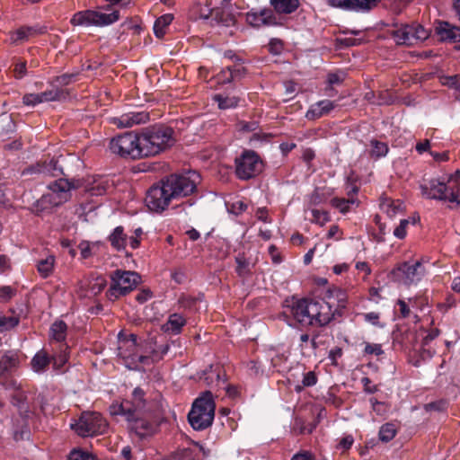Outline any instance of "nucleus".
<instances>
[{
    "mask_svg": "<svg viewBox=\"0 0 460 460\" xmlns=\"http://www.w3.org/2000/svg\"><path fill=\"white\" fill-rule=\"evenodd\" d=\"M344 81L343 73H330L327 75V83L330 86V90L332 89L333 84H341Z\"/></svg>",
    "mask_w": 460,
    "mask_h": 460,
    "instance_id": "58",
    "label": "nucleus"
},
{
    "mask_svg": "<svg viewBox=\"0 0 460 460\" xmlns=\"http://www.w3.org/2000/svg\"><path fill=\"white\" fill-rule=\"evenodd\" d=\"M109 240L113 248L119 251L124 249L126 246L127 235L124 234L122 226H117L111 234L109 236Z\"/></svg>",
    "mask_w": 460,
    "mask_h": 460,
    "instance_id": "31",
    "label": "nucleus"
},
{
    "mask_svg": "<svg viewBox=\"0 0 460 460\" xmlns=\"http://www.w3.org/2000/svg\"><path fill=\"white\" fill-rule=\"evenodd\" d=\"M25 30L27 31V34L30 37H34L38 35H42L47 32V27L46 26H24Z\"/></svg>",
    "mask_w": 460,
    "mask_h": 460,
    "instance_id": "62",
    "label": "nucleus"
},
{
    "mask_svg": "<svg viewBox=\"0 0 460 460\" xmlns=\"http://www.w3.org/2000/svg\"><path fill=\"white\" fill-rule=\"evenodd\" d=\"M370 402L372 404V409L377 414L382 415L387 411V405L383 402L377 401L376 398H371Z\"/></svg>",
    "mask_w": 460,
    "mask_h": 460,
    "instance_id": "63",
    "label": "nucleus"
},
{
    "mask_svg": "<svg viewBox=\"0 0 460 460\" xmlns=\"http://www.w3.org/2000/svg\"><path fill=\"white\" fill-rule=\"evenodd\" d=\"M268 48L271 54L279 55L284 49L283 41L279 39H271Z\"/></svg>",
    "mask_w": 460,
    "mask_h": 460,
    "instance_id": "55",
    "label": "nucleus"
},
{
    "mask_svg": "<svg viewBox=\"0 0 460 460\" xmlns=\"http://www.w3.org/2000/svg\"><path fill=\"white\" fill-rule=\"evenodd\" d=\"M421 192L429 199L448 200L460 204V197L455 193L453 189L445 182L433 179L429 181V185H420Z\"/></svg>",
    "mask_w": 460,
    "mask_h": 460,
    "instance_id": "11",
    "label": "nucleus"
},
{
    "mask_svg": "<svg viewBox=\"0 0 460 460\" xmlns=\"http://www.w3.org/2000/svg\"><path fill=\"white\" fill-rule=\"evenodd\" d=\"M380 0H342L336 5L347 10L367 12L374 8Z\"/></svg>",
    "mask_w": 460,
    "mask_h": 460,
    "instance_id": "23",
    "label": "nucleus"
},
{
    "mask_svg": "<svg viewBox=\"0 0 460 460\" xmlns=\"http://www.w3.org/2000/svg\"><path fill=\"white\" fill-rule=\"evenodd\" d=\"M68 460H97L96 456L80 448H74L68 455Z\"/></svg>",
    "mask_w": 460,
    "mask_h": 460,
    "instance_id": "44",
    "label": "nucleus"
},
{
    "mask_svg": "<svg viewBox=\"0 0 460 460\" xmlns=\"http://www.w3.org/2000/svg\"><path fill=\"white\" fill-rule=\"evenodd\" d=\"M51 362L53 363V367L56 369H61L62 367L67 362L68 356L66 352L60 353L58 355L53 356L50 358Z\"/></svg>",
    "mask_w": 460,
    "mask_h": 460,
    "instance_id": "56",
    "label": "nucleus"
},
{
    "mask_svg": "<svg viewBox=\"0 0 460 460\" xmlns=\"http://www.w3.org/2000/svg\"><path fill=\"white\" fill-rule=\"evenodd\" d=\"M392 36L397 44L411 46L414 44L412 25H402L392 31Z\"/></svg>",
    "mask_w": 460,
    "mask_h": 460,
    "instance_id": "24",
    "label": "nucleus"
},
{
    "mask_svg": "<svg viewBox=\"0 0 460 460\" xmlns=\"http://www.w3.org/2000/svg\"><path fill=\"white\" fill-rule=\"evenodd\" d=\"M14 77L22 79L27 74L26 61H19L14 65Z\"/></svg>",
    "mask_w": 460,
    "mask_h": 460,
    "instance_id": "59",
    "label": "nucleus"
},
{
    "mask_svg": "<svg viewBox=\"0 0 460 460\" xmlns=\"http://www.w3.org/2000/svg\"><path fill=\"white\" fill-rule=\"evenodd\" d=\"M174 133L171 127L164 124L142 129L140 145H143L146 157L157 155L172 147L176 142Z\"/></svg>",
    "mask_w": 460,
    "mask_h": 460,
    "instance_id": "3",
    "label": "nucleus"
},
{
    "mask_svg": "<svg viewBox=\"0 0 460 460\" xmlns=\"http://www.w3.org/2000/svg\"><path fill=\"white\" fill-rule=\"evenodd\" d=\"M284 308V314L290 315L302 327H324L330 323V317L321 313V305L315 299L292 296L285 300Z\"/></svg>",
    "mask_w": 460,
    "mask_h": 460,
    "instance_id": "2",
    "label": "nucleus"
},
{
    "mask_svg": "<svg viewBox=\"0 0 460 460\" xmlns=\"http://www.w3.org/2000/svg\"><path fill=\"white\" fill-rule=\"evenodd\" d=\"M62 205L61 200H58V196L55 193H47L36 201L34 204L36 212L41 213L50 211L53 208Z\"/></svg>",
    "mask_w": 460,
    "mask_h": 460,
    "instance_id": "26",
    "label": "nucleus"
},
{
    "mask_svg": "<svg viewBox=\"0 0 460 460\" xmlns=\"http://www.w3.org/2000/svg\"><path fill=\"white\" fill-rule=\"evenodd\" d=\"M235 175L242 181L257 177L264 169V164L260 155L253 150H244L234 160Z\"/></svg>",
    "mask_w": 460,
    "mask_h": 460,
    "instance_id": "7",
    "label": "nucleus"
},
{
    "mask_svg": "<svg viewBox=\"0 0 460 460\" xmlns=\"http://www.w3.org/2000/svg\"><path fill=\"white\" fill-rule=\"evenodd\" d=\"M435 31L441 41L460 42V27L447 22H438Z\"/></svg>",
    "mask_w": 460,
    "mask_h": 460,
    "instance_id": "18",
    "label": "nucleus"
},
{
    "mask_svg": "<svg viewBox=\"0 0 460 460\" xmlns=\"http://www.w3.org/2000/svg\"><path fill=\"white\" fill-rule=\"evenodd\" d=\"M111 284L106 296L114 301L127 296L141 283V276L136 271L116 270L111 274Z\"/></svg>",
    "mask_w": 460,
    "mask_h": 460,
    "instance_id": "5",
    "label": "nucleus"
},
{
    "mask_svg": "<svg viewBox=\"0 0 460 460\" xmlns=\"http://www.w3.org/2000/svg\"><path fill=\"white\" fill-rule=\"evenodd\" d=\"M384 208H385V211L390 217H395L397 214L402 213L405 207L403 205V202L401 200H391L387 199L386 202H384L382 204Z\"/></svg>",
    "mask_w": 460,
    "mask_h": 460,
    "instance_id": "38",
    "label": "nucleus"
},
{
    "mask_svg": "<svg viewBox=\"0 0 460 460\" xmlns=\"http://www.w3.org/2000/svg\"><path fill=\"white\" fill-rule=\"evenodd\" d=\"M173 16L172 14H164L159 17L154 24V32L155 36L162 39L165 34V28L172 22Z\"/></svg>",
    "mask_w": 460,
    "mask_h": 460,
    "instance_id": "33",
    "label": "nucleus"
},
{
    "mask_svg": "<svg viewBox=\"0 0 460 460\" xmlns=\"http://www.w3.org/2000/svg\"><path fill=\"white\" fill-rule=\"evenodd\" d=\"M29 419H21L13 421V439L21 441L30 437Z\"/></svg>",
    "mask_w": 460,
    "mask_h": 460,
    "instance_id": "29",
    "label": "nucleus"
},
{
    "mask_svg": "<svg viewBox=\"0 0 460 460\" xmlns=\"http://www.w3.org/2000/svg\"><path fill=\"white\" fill-rule=\"evenodd\" d=\"M214 19L217 23H221L225 26L234 25L236 22L235 16L233 13H226L225 11H216Z\"/></svg>",
    "mask_w": 460,
    "mask_h": 460,
    "instance_id": "42",
    "label": "nucleus"
},
{
    "mask_svg": "<svg viewBox=\"0 0 460 460\" xmlns=\"http://www.w3.org/2000/svg\"><path fill=\"white\" fill-rule=\"evenodd\" d=\"M227 71H228L229 75H228L227 78L222 79L223 84H229L234 81H240L247 74V69L243 66V60L238 63H234V65H233V66H228Z\"/></svg>",
    "mask_w": 460,
    "mask_h": 460,
    "instance_id": "27",
    "label": "nucleus"
},
{
    "mask_svg": "<svg viewBox=\"0 0 460 460\" xmlns=\"http://www.w3.org/2000/svg\"><path fill=\"white\" fill-rule=\"evenodd\" d=\"M77 75V73L63 74L61 75L56 76L53 82L58 85L65 86L69 84L71 81L76 77Z\"/></svg>",
    "mask_w": 460,
    "mask_h": 460,
    "instance_id": "54",
    "label": "nucleus"
},
{
    "mask_svg": "<svg viewBox=\"0 0 460 460\" xmlns=\"http://www.w3.org/2000/svg\"><path fill=\"white\" fill-rule=\"evenodd\" d=\"M107 426L108 424L101 413L84 411L75 425V431L81 437H93L104 433Z\"/></svg>",
    "mask_w": 460,
    "mask_h": 460,
    "instance_id": "10",
    "label": "nucleus"
},
{
    "mask_svg": "<svg viewBox=\"0 0 460 460\" xmlns=\"http://www.w3.org/2000/svg\"><path fill=\"white\" fill-rule=\"evenodd\" d=\"M54 262L55 258L52 255L48 256L46 259L39 261L37 264L39 273L43 278H47L48 276H49L52 273Z\"/></svg>",
    "mask_w": 460,
    "mask_h": 460,
    "instance_id": "37",
    "label": "nucleus"
},
{
    "mask_svg": "<svg viewBox=\"0 0 460 460\" xmlns=\"http://www.w3.org/2000/svg\"><path fill=\"white\" fill-rule=\"evenodd\" d=\"M215 101L217 102L220 109H228L236 105V101L228 97H223L222 95H215Z\"/></svg>",
    "mask_w": 460,
    "mask_h": 460,
    "instance_id": "51",
    "label": "nucleus"
},
{
    "mask_svg": "<svg viewBox=\"0 0 460 460\" xmlns=\"http://www.w3.org/2000/svg\"><path fill=\"white\" fill-rule=\"evenodd\" d=\"M51 362L50 358L48 356L47 352L44 350H40L35 354V356L31 359V367L32 369L36 372H41L46 369V367Z\"/></svg>",
    "mask_w": 460,
    "mask_h": 460,
    "instance_id": "32",
    "label": "nucleus"
},
{
    "mask_svg": "<svg viewBox=\"0 0 460 460\" xmlns=\"http://www.w3.org/2000/svg\"><path fill=\"white\" fill-rule=\"evenodd\" d=\"M79 187L80 184L78 181H68L64 178H59L49 185V189L50 190L49 193H55L58 196V200H61V204L66 202L70 199V190L72 189H77Z\"/></svg>",
    "mask_w": 460,
    "mask_h": 460,
    "instance_id": "17",
    "label": "nucleus"
},
{
    "mask_svg": "<svg viewBox=\"0 0 460 460\" xmlns=\"http://www.w3.org/2000/svg\"><path fill=\"white\" fill-rule=\"evenodd\" d=\"M20 367V358L17 352L7 350L0 355V385L5 389H16L18 384L13 378Z\"/></svg>",
    "mask_w": 460,
    "mask_h": 460,
    "instance_id": "8",
    "label": "nucleus"
},
{
    "mask_svg": "<svg viewBox=\"0 0 460 460\" xmlns=\"http://www.w3.org/2000/svg\"><path fill=\"white\" fill-rule=\"evenodd\" d=\"M197 407V405H192L188 414V420L195 430H204L212 425L214 420L213 413L201 414L196 410Z\"/></svg>",
    "mask_w": 460,
    "mask_h": 460,
    "instance_id": "19",
    "label": "nucleus"
},
{
    "mask_svg": "<svg viewBox=\"0 0 460 460\" xmlns=\"http://www.w3.org/2000/svg\"><path fill=\"white\" fill-rule=\"evenodd\" d=\"M64 161L65 158L62 155H60L58 158L53 157L49 162L44 161L38 163L36 165L28 168L27 171L31 173L38 172L53 177H58L61 175L66 176L67 174L65 172L62 165Z\"/></svg>",
    "mask_w": 460,
    "mask_h": 460,
    "instance_id": "14",
    "label": "nucleus"
},
{
    "mask_svg": "<svg viewBox=\"0 0 460 460\" xmlns=\"http://www.w3.org/2000/svg\"><path fill=\"white\" fill-rule=\"evenodd\" d=\"M111 413L117 415V414H122L126 416L127 420H131L132 416L136 414V409H133L129 406V402L126 401L118 405H111Z\"/></svg>",
    "mask_w": 460,
    "mask_h": 460,
    "instance_id": "36",
    "label": "nucleus"
},
{
    "mask_svg": "<svg viewBox=\"0 0 460 460\" xmlns=\"http://www.w3.org/2000/svg\"><path fill=\"white\" fill-rule=\"evenodd\" d=\"M155 345H156V340L154 337L149 338L146 341V349H150V353L152 354L153 357H156L158 352H160L161 355L163 356V355L166 354L168 352V350H169V345L168 344L161 346L159 350H157L155 348Z\"/></svg>",
    "mask_w": 460,
    "mask_h": 460,
    "instance_id": "46",
    "label": "nucleus"
},
{
    "mask_svg": "<svg viewBox=\"0 0 460 460\" xmlns=\"http://www.w3.org/2000/svg\"><path fill=\"white\" fill-rule=\"evenodd\" d=\"M412 31L414 33V43L418 40L422 41L429 38V31L420 24L412 25Z\"/></svg>",
    "mask_w": 460,
    "mask_h": 460,
    "instance_id": "52",
    "label": "nucleus"
},
{
    "mask_svg": "<svg viewBox=\"0 0 460 460\" xmlns=\"http://www.w3.org/2000/svg\"><path fill=\"white\" fill-rule=\"evenodd\" d=\"M128 421V429L134 432L140 438L151 436L156 432L158 425L154 422H150L146 419L140 417V412H137L132 416Z\"/></svg>",
    "mask_w": 460,
    "mask_h": 460,
    "instance_id": "15",
    "label": "nucleus"
},
{
    "mask_svg": "<svg viewBox=\"0 0 460 460\" xmlns=\"http://www.w3.org/2000/svg\"><path fill=\"white\" fill-rule=\"evenodd\" d=\"M440 81L443 85L455 89L460 93V74L441 76Z\"/></svg>",
    "mask_w": 460,
    "mask_h": 460,
    "instance_id": "45",
    "label": "nucleus"
},
{
    "mask_svg": "<svg viewBox=\"0 0 460 460\" xmlns=\"http://www.w3.org/2000/svg\"><path fill=\"white\" fill-rule=\"evenodd\" d=\"M29 39L27 34V31L24 26L20 27L17 31L13 32V35L11 36V40L13 43H16L18 41L26 40Z\"/></svg>",
    "mask_w": 460,
    "mask_h": 460,
    "instance_id": "60",
    "label": "nucleus"
},
{
    "mask_svg": "<svg viewBox=\"0 0 460 460\" xmlns=\"http://www.w3.org/2000/svg\"><path fill=\"white\" fill-rule=\"evenodd\" d=\"M192 405H197L198 412L201 414L213 413L215 417L216 403L213 399V394L210 391H205L198 397Z\"/></svg>",
    "mask_w": 460,
    "mask_h": 460,
    "instance_id": "22",
    "label": "nucleus"
},
{
    "mask_svg": "<svg viewBox=\"0 0 460 460\" xmlns=\"http://www.w3.org/2000/svg\"><path fill=\"white\" fill-rule=\"evenodd\" d=\"M40 99H41V102H49V101H58L61 98H66L67 93H66L62 89H55V90H49L40 93H38Z\"/></svg>",
    "mask_w": 460,
    "mask_h": 460,
    "instance_id": "40",
    "label": "nucleus"
},
{
    "mask_svg": "<svg viewBox=\"0 0 460 460\" xmlns=\"http://www.w3.org/2000/svg\"><path fill=\"white\" fill-rule=\"evenodd\" d=\"M186 320L179 314H172L169 316L168 321L162 326V329L172 333L178 334L181 328L185 325Z\"/></svg>",
    "mask_w": 460,
    "mask_h": 460,
    "instance_id": "28",
    "label": "nucleus"
},
{
    "mask_svg": "<svg viewBox=\"0 0 460 460\" xmlns=\"http://www.w3.org/2000/svg\"><path fill=\"white\" fill-rule=\"evenodd\" d=\"M67 325L62 320L55 321L49 329V336L58 342L64 341L66 337Z\"/></svg>",
    "mask_w": 460,
    "mask_h": 460,
    "instance_id": "30",
    "label": "nucleus"
},
{
    "mask_svg": "<svg viewBox=\"0 0 460 460\" xmlns=\"http://www.w3.org/2000/svg\"><path fill=\"white\" fill-rule=\"evenodd\" d=\"M0 302H8L16 293L15 289L10 286H3L0 288Z\"/></svg>",
    "mask_w": 460,
    "mask_h": 460,
    "instance_id": "57",
    "label": "nucleus"
},
{
    "mask_svg": "<svg viewBox=\"0 0 460 460\" xmlns=\"http://www.w3.org/2000/svg\"><path fill=\"white\" fill-rule=\"evenodd\" d=\"M141 134L128 131L111 139L110 149L123 158L140 159L146 157L143 145H140Z\"/></svg>",
    "mask_w": 460,
    "mask_h": 460,
    "instance_id": "4",
    "label": "nucleus"
},
{
    "mask_svg": "<svg viewBox=\"0 0 460 460\" xmlns=\"http://www.w3.org/2000/svg\"><path fill=\"white\" fill-rule=\"evenodd\" d=\"M149 120V113L146 111L129 112L123 114L118 119L119 128H130L134 125L146 123Z\"/></svg>",
    "mask_w": 460,
    "mask_h": 460,
    "instance_id": "21",
    "label": "nucleus"
},
{
    "mask_svg": "<svg viewBox=\"0 0 460 460\" xmlns=\"http://www.w3.org/2000/svg\"><path fill=\"white\" fill-rule=\"evenodd\" d=\"M396 433L397 428L395 424L387 422L381 426L378 437L382 442H389L395 437Z\"/></svg>",
    "mask_w": 460,
    "mask_h": 460,
    "instance_id": "34",
    "label": "nucleus"
},
{
    "mask_svg": "<svg viewBox=\"0 0 460 460\" xmlns=\"http://www.w3.org/2000/svg\"><path fill=\"white\" fill-rule=\"evenodd\" d=\"M235 261L237 263L236 272L239 276L244 277L250 274L249 263L244 258L237 257Z\"/></svg>",
    "mask_w": 460,
    "mask_h": 460,
    "instance_id": "50",
    "label": "nucleus"
},
{
    "mask_svg": "<svg viewBox=\"0 0 460 460\" xmlns=\"http://www.w3.org/2000/svg\"><path fill=\"white\" fill-rule=\"evenodd\" d=\"M119 19V11H113L111 13H103L93 10H85L75 13L73 15L70 22L74 26H106L117 22Z\"/></svg>",
    "mask_w": 460,
    "mask_h": 460,
    "instance_id": "9",
    "label": "nucleus"
},
{
    "mask_svg": "<svg viewBox=\"0 0 460 460\" xmlns=\"http://www.w3.org/2000/svg\"><path fill=\"white\" fill-rule=\"evenodd\" d=\"M200 379L203 380L208 386L211 387L214 384L216 386H219L221 382L223 384L226 382V374L219 365H210L209 367L203 372V376H200Z\"/></svg>",
    "mask_w": 460,
    "mask_h": 460,
    "instance_id": "20",
    "label": "nucleus"
},
{
    "mask_svg": "<svg viewBox=\"0 0 460 460\" xmlns=\"http://www.w3.org/2000/svg\"><path fill=\"white\" fill-rule=\"evenodd\" d=\"M144 397L145 392L140 387L134 389L132 394V402H129V406L136 409V413L140 412L144 409L146 405V400Z\"/></svg>",
    "mask_w": 460,
    "mask_h": 460,
    "instance_id": "35",
    "label": "nucleus"
},
{
    "mask_svg": "<svg viewBox=\"0 0 460 460\" xmlns=\"http://www.w3.org/2000/svg\"><path fill=\"white\" fill-rule=\"evenodd\" d=\"M20 323L18 315L5 316L0 314V332L10 331L16 327Z\"/></svg>",
    "mask_w": 460,
    "mask_h": 460,
    "instance_id": "39",
    "label": "nucleus"
},
{
    "mask_svg": "<svg viewBox=\"0 0 460 460\" xmlns=\"http://www.w3.org/2000/svg\"><path fill=\"white\" fill-rule=\"evenodd\" d=\"M420 267H421L420 261H416L413 264L402 262L391 271V276L394 281L410 286L420 279V273L418 272Z\"/></svg>",
    "mask_w": 460,
    "mask_h": 460,
    "instance_id": "12",
    "label": "nucleus"
},
{
    "mask_svg": "<svg viewBox=\"0 0 460 460\" xmlns=\"http://www.w3.org/2000/svg\"><path fill=\"white\" fill-rule=\"evenodd\" d=\"M354 203L353 199H339V198H333L331 200V204L338 208L341 213H346L349 211V205Z\"/></svg>",
    "mask_w": 460,
    "mask_h": 460,
    "instance_id": "47",
    "label": "nucleus"
},
{
    "mask_svg": "<svg viewBox=\"0 0 460 460\" xmlns=\"http://www.w3.org/2000/svg\"><path fill=\"white\" fill-rule=\"evenodd\" d=\"M270 4L273 8V13L279 14H291L295 13L299 5V0H270Z\"/></svg>",
    "mask_w": 460,
    "mask_h": 460,
    "instance_id": "25",
    "label": "nucleus"
},
{
    "mask_svg": "<svg viewBox=\"0 0 460 460\" xmlns=\"http://www.w3.org/2000/svg\"><path fill=\"white\" fill-rule=\"evenodd\" d=\"M371 146L372 150L370 153L371 157H374L376 159H378L380 157L385 156L388 152V146L381 141H378L376 139L371 140Z\"/></svg>",
    "mask_w": 460,
    "mask_h": 460,
    "instance_id": "41",
    "label": "nucleus"
},
{
    "mask_svg": "<svg viewBox=\"0 0 460 460\" xmlns=\"http://www.w3.org/2000/svg\"><path fill=\"white\" fill-rule=\"evenodd\" d=\"M107 285V281L106 279L102 277V276H99L97 277L93 282L91 284L90 286V291L93 294V295H97L99 293H101L104 288L106 287Z\"/></svg>",
    "mask_w": 460,
    "mask_h": 460,
    "instance_id": "49",
    "label": "nucleus"
},
{
    "mask_svg": "<svg viewBox=\"0 0 460 460\" xmlns=\"http://www.w3.org/2000/svg\"><path fill=\"white\" fill-rule=\"evenodd\" d=\"M348 295L344 289L338 287L329 288L323 296L321 305V313H325L330 317V323L337 317H342L347 307Z\"/></svg>",
    "mask_w": 460,
    "mask_h": 460,
    "instance_id": "6",
    "label": "nucleus"
},
{
    "mask_svg": "<svg viewBox=\"0 0 460 460\" xmlns=\"http://www.w3.org/2000/svg\"><path fill=\"white\" fill-rule=\"evenodd\" d=\"M14 390L15 393L11 395V403L17 409L21 419H30L35 412L34 402H29L28 392L23 391L20 385Z\"/></svg>",
    "mask_w": 460,
    "mask_h": 460,
    "instance_id": "13",
    "label": "nucleus"
},
{
    "mask_svg": "<svg viewBox=\"0 0 460 460\" xmlns=\"http://www.w3.org/2000/svg\"><path fill=\"white\" fill-rule=\"evenodd\" d=\"M176 460H197V454L191 448H183L176 452Z\"/></svg>",
    "mask_w": 460,
    "mask_h": 460,
    "instance_id": "48",
    "label": "nucleus"
},
{
    "mask_svg": "<svg viewBox=\"0 0 460 460\" xmlns=\"http://www.w3.org/2000/svg\"><path fill=\"white\" fill-rule=\"evenodd\" d=\"M246 21L251 26L255 28L279 25L276 15L269 8H263L260 12L247 13Z\"/></svg>",
    "mask_w": 460,
    "mask_h": 460,
    "instance_id": "16",
    "label": "nucleus"
},
{
    "mask_svg": "<svg viewBox=\"0 0 460 460\" xmlns=\"http://www.w3.org/2000/svg\"><path fill=\"white\" fill-rule=\"evenodd\" d=\"M423 408L428 412H444L448 408V402L447 400L441 399L438 401L426 403L424 404Z\"/></svg>",
    "mask_w": 460,
    "mask_h": 460,
    "instance_id": "43",
    "label": "nucleus"
},
{
    "mask_svg": "<svg viewBox=\"0 0 460 460\" xmlns=\"http://www.w3.org/2000/svg\"><path fill=\"white\" fill-rule=\"evenodd\" d=\"M313 214V222L323 226L326 222L330 220L329 215L326 211H320L317 209L312 210Z\"/></svg>",
    "mask_w": 460,
    "mask_h": 460,
    "instance_id": "53",
    "label": "nucleus"
},
{
    "mask_svg": "<svg viewBox=\"0 0 460 460\" xmlns=\"http://www.w3.org/2000/svg\"><path fill=\"white\" fill-rule=\"evenodd\" d=\"M409 225L408 219H402L399 226L394 229V234L399 239H403L406 236V227Z\"/></svg>",
    "mask_w": 460,
    "mask_h": 460,
    "instance_id": "61",
    "label": "nucleus"
},
{
    "mask_svg": "<svg viewBox=\"0 0 460 460\" xmlns=\"http://www.w3.org/2000/svg\"><path fill=\"white\" fill-rule=\"evenodd\" d=\"M22 102H23V104L28 105V106H30V105L34 106L38 103H40L41 99H40L38 93H27L23 96Z\"/></svg>",
    "mask_w": 460,
    "mask_h": 460,
    "instance_id": "64",
    "label": "nucleus"
},
{
    "mask_svg": "<svg viewBox=\"0 0 460 460\" xmlns=\"http://www.w3.org/2000/svg\"><path fill=\"white\" fill-rule=\"evenodd\" d=\"M200 175L195 171L172 173L162 178L146 191L145 202L150 211L164 212L172 199L187 197L197 190Z\"/></svg>",
    "mask_w": 460,
    "mask_h": 460,
    "instance_id": "1",
    "label": "nucleus"
}]
</instances>
